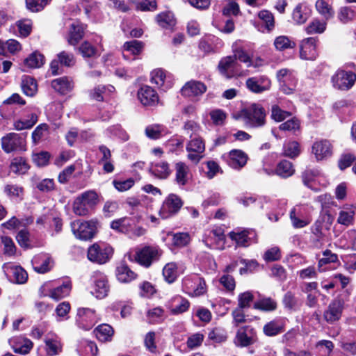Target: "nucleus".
<instances>
[{
	"label": "nucleus",
	"instance_id": "1",
	"mask_svg": "<svg viewBox=\"0 0 356 356\" xmlns=\"http://www.w3.org/2000/svg\"><path fill=\"white\" fill-rule=\"evenodd\" d=\"M99 202L96 191L89 190L77 196L72 204L73 212L80 216L89 214Z\"/></svg>",
	"mask_w": 356,
	"mask_h": 356
},
{
	"label": "nucleus",
	"instance_id": "2",
	"mask_svg": "<svg viewBox=\"0 0 356 356\" xmlns=\"http://www.w3.org/2000/svg\"><path fill=\"white\" fill-rule=\"evenodd\" d=\"M266 115L264 108L258 104H252L241 111L245 124L252 128L263 127L266 123Z\"/></svg>",
	"mask_w": 356,
	"mask_h": 356
},
{
	"label": "nucleus",
	"instance_id": "3",
	"mask_svg": "<svg viewBox=\"0 0 356 356\" xmlns=\"http://www.w3.org/2000/svg\"><path fill=\"white\" fill-rule=\"evenodd\" d=\"M182 291L192 297L204 295L207 291L204 279L200 275L192 273L184 277L181 281Z\"/></svg>",
	"mask_w": 356,
	"mask_h": 356
},
{
	"label": "nucleus",
	"instance_id": "4",
	"mask_svg": "<svg viewBox=\"0 0 356 356\" xmlns=\"http://www.w3.org/2000/svg\"><path fill=\"white\" fill-rule=\"evenodd\" d=\"M90 293L97 299L106 297L110 291L107 276L101 271H94L90 277Z\"/></svg>",
	"mask_w": 356,
	"mask_h": 356
},
{
	"label": "nucleus",
	"instance_id": "5",
	"mask_svg": "<svg viewBox=\"0 0 356 356\" xmlns=\"http://www.w3.org/2000/svg\"><path fill=\"white\" fill-rule=\"evenodd\" d=\"M113 252L111 246L106 243H95L88 250V258L90 261L104 264L109 261Z\"/></svg>",
	"mask_w": 356,
	"mask_h": 356
},
{
	"label": "nucleus",
	"instance_id": "6",
	"mask_svg": "<svg viewBox=\"0 0 356 356\" xmlns=\"http://www.w3.org/2000/svg\"><path fill=\"white\" fill-rule=\"evenodd\" d=\"M99 321V316L93 309L81 307L77 309L75 323L83 330H90Z\"/></svg>",
	"mask_w": 356,
	"mask_h": 356
},
{
	"label": "nucleus",
	"instance_id": "7",
	"mask_svg": "<svg viewBox=\"0 0 356 356\" xmlns=\"http://www.w3.org/2000/svg\"><path fill=\"white\" fill-rule=\"evenodd\" d=\"M257 340L255 328L251 325H244L237 330L234 343L237 347L244 348L255 343Z\"/></svg>",
	"mask_w": 356,
	"mask_h": 356
},
{
	"label": "nucleus",
	"instance_id": "8",
	"mask_svg": "<svg viewBox=\"0 0 356 356\" xmlns=\"http://www.w3.org/2000/svg\"><path fill=\"white\" fill-rule=\"evenodd\" d=\"M289 217L294 228H303L312 222L309 208L304 204L296 205L291 210Z\"/></svg>",
	"mask_w": 356,
	"mask_h": 356
},
{
	"label": "nucleus",
	"instance_id": "9",
	"mask_svg": "<svg viewBox=\"0 0 356 356\" xmlns=\"http://www.w3.org/2000/svg\"><path fill=\"white\" fill-rule=\"evenodd\" d=\"M161 255V250L157 246H145L136 251V261L146 268L157 261Z\"/></svg>",
	"mask_w": 356,
	"mask_h": 356
},
{
	"label": "nucleus",
	"instance_id": "10",
	"mask_svg": "<svg viewBox=\"0 0 356 356\" xmlns=\"http://www.w3.org/2000/svg\"><path fill=\"white\" fill-rule=\"evenodd\" d=\"M71 228L77 238L87 241L93 238L96 230V223L92 220H75L71 223Z\"/></svg>",
	"mask_w": 356,
	"mask_h": 356
},
{
	"label": "nucleus",
	"instance_id": "11",
	"mask_svg": "<svg viewBox=\"0 0 356 356\" xmlns=\"http://www.w3.org/2000/svg\"><path fill=\"white\" fill-rule=\"evenodd\" d=\"M187 158L194 164H197L204 156L205 143L200 136H194L186 144Z\"/></svg>",
	"mask_w": 356,
	"mask_h": 356
},
{
	"label": "nucleus",
	"instance_id": "12",
	"mask_svg": "<svg viewBox=\"0 0 356 356\" xmlns=\"http://www.w3.org/2000/svg\"><path fill=\"white\" fill-rule=\"evenodd\" d=\"M183 205L181 198L175 194H170L164 200L159 216L163 219L168 218L176 214Z\"/></svg>",
	"mask_w": 356,
	"mask_h": 356
},
{
	"label": "nucleus",
	"instance_id": "13",
	"mask_svg": "<svg viewBox=\"0 0 356 356\" xmlns=\"http://www.w3.org/2000/svg\"><path fill=\"white\" fill-rule=\"evenodd\" d=\"M277 77L284 93L289 95L295 91L298 80L293 72L288 69H281L277 72Z\"/></svg>",
	"mask_w": 356,
	"mask_h": 356
},
{
	"label": "nucleus",
	"instance_id": "14",
	"mask_svg": "<svg viewBox=\"0 0 356 356\" xmlns=\"http://www.w3.org/2000/svg\"><path fill=\"white\" fill-rule=\"evenodd\" d=\"M356 81V74L352 72L339 70L332 77L333 86L341 90H347L353 87Z\"/></svg>",
	"mask_w": 356,
	"mask_h": 356
},
{
	"label": "nucleus",
	"instance_id": "15",
	"mask_svg": "<svg viewBox=\"0 0 356 356\" xmlns=\"http://www.w3.org/2000/svg\"><path fill=\"white\" fill-rule=\"evenodd\" d=\"M3 270L8 280L13 283L24 284L28 279L27 273L21 266L13 263L4 264Z\"/></svg>",
	"mask_w": 356,
	"mask_h": 356
},
{
	"label": "nucleus",
	"instance_id": "16",
	"mask_svg": "<svg viewBox=\"0 0 356 356\" xmlns=\"http://www.w3.org/2000/svg\"><path fill=\"white\" fill-rule=\"evenodd\" d=\"M2 149L7 153L25 150V140L22 136L10 133L1 138Z\"/></svg>",
	"mask_w": 356,
	"mask_h": 356
},
{
	"label": "nucleus",
	"instance_id": "17",
	"mask_svg": "<svg viewBox=\"0 0 356 356\" xmlns=\"http://www.w3.org/2000/svg\"><path fill=\"white\" fill-rule=\"evenodd\" d=\"M312 153L317 161H325L332 156L333 146L327 140H316L312 145Z\"/></svg>",
	"mask_w": 356,
	"mask_h": 356
},
{
	"label": "nucleus",
	"instance_id": "18",
	"mask_svg": "<svg viewBox=\"0 0 356 356\" xmlns=\"http://www.w3.org/2000/svg\"><path fill=\"white\" fill-rule=\"evenodd\" d=\"M218 68L220 74L226 78H232L241 74L238 65L232 56L222 58L218 63Z\"/></svg>",
	"mask_w": 356,
	"mask_h": 356
},
{
	"label": "nucleus",
	"instance_id": "19",
	"mask_svg": "<svg viewBox=\"0 0 356 356\" xmlns=\"http://www.w3.org/2000/svg\"><path fill=\"white\" fill-rule=\"evenodd\" d=\"M138 99L145 106H154L158 104L159 101V95L149 86H141L137 92Z\"/></svg>",
	"mask_w": 356,
	"mask_h": 356
},
{
	"label": "nucleus",
	"instance_id": "20",
	"mask_svg": "<svg viewBox=\"0 0 356 356\" xmlns=\"http://www.w3.org/2000/svg\"><path fill=\"white\" fill-rule=\"evenodd\" d=\"M229 235L238 246L246 247L251 243L256 241V233L252 229H235L231 232Z\"/></svg>",
	"mask_w": 356,
	"mask_h": 356
},
{
	"label": "nucleus",
	"instance_id": "21",
	"mask_svg": "<svg viewBox=\"0 0 356 356\" xmlns=\"http://www.w3.org/2000/svg\"><path fill=\"white\" fill-rule=\"evenodd\" d=\"M140 217H124L114 220L111 223V227L120 233L129 234L131 229L140 221Z\"/></svg>",
	"mask_w": 356,
	"mask_h": 356
},
{
	"label": "nucleus",
	"instance_id": "22",
	"mask_svg": "<svg viewBox=\"0 0 356 356\" xmlns=\"http://www.w3.org/2000/svg\"><path fill=\"white\" fill-rule=\"evenodd\" d=\"M300 56L302 59L314 60L318 56L316 51V40L309 38L302 41L300 44Z\"/></svg>",
	"mask_w": 356,
	"mask_h": 356
},
{
	"label": "nucleus",
	"instance_id": "23",
	"mask_svg": "<svg viewBox=\"0 0 356 356\" xmlns=\"http://www.w3.org/2000/svg\"><path fill=\"white\" fill-rule=\"evenodd\" d=\"M343 309V302L340 300H334L330 303L327 309L324 312L323 317L327 323H332L339 320Z\"/></svg>",
	"mask_w": 356,
	"mask_h": 356
},
{
	"label": "nucleus",
	"instance_id": "24",
	"mask_svg": "<svg viewBox=\"0 0 356 356\" xmlns=\"http://www.w3.org/2000/svg\"><path fill=\"white\" fill-rule=\"evenodd\" d=\"M227 162L233 169L240 170L244 167L248 161V155L240 149H232L227 156Z\"/></svg>",
	"mask_w": 356,
	"mask_h": 356
},
{
	"label": "nucleus",
	"instance_id": "25",
	"mask_svg": "<svg viewBox=\"0 0 356 356\" xmlns=\"http://www.w3.org/2000/svg\"><path fill=\"white\" fill-rule=\"evenodd\" d=\"M31 263L34 270L39 273H44L49 271L53 266L51 258L44 253L35 255Z\"/></svg>",
	"mask_w": 356,
	"mask_h": 356
},
{
	"label": "nucleus",
	"instance_id": "26",
	"mask_svg": "<svg viewBox=\"0 0 356 356\" xmlns=\"http://www.w3.org/2000/svg\"><path fill=\"white\" fill-rule=\"evenodd\" d=\"M207 90V86L199 81H190L185 83L181 90L185 97H195L202 95Z\"/></svg>",
	"mask_w": 356,
	"mask_h": 356
},
{
	"label": "nucleus",
	"instance_id": "27",
	"mask_svg": "<svg viewBox=\"0 0 356 356\" xmlns=\"http://www.w3.org/2000/svg\"><path fill=\"white\" fill-rule=\"evenodd\" d=\"M312 9L305 3H298L293 10L292 19L296 24H303L309 18Z\"/></svg>",
	"mask_w": 356,
	"mask_h": 356
},
{
	"label": "nucleus",
	"instance_id": "28",
	"mask_svg": "<svg viewBox=\"0 0 356 356\" xmlns=\"http://www.w3.org/2000/svg\"><path fill=\"white\" fill-rule=\"evenodd\" d=\"M10 344L17 353L27 354L33 348V342L24 337H15L10 339Z\"/></svg>",
	"mask_w": 356,
	"mask_h": 356
},
{
	"label": "nucleus",
	"instance_id": "29",
	"mask_svg": "<svg viewBox=\"0 0 356 356\" xmlns=\"http://www.w3.org/2000/svg\"><path fill=\"white\" fill-rule=\"evenodd\" d=\"M184 268L181 265L175 262H170L165 265L163 268V275L166 282L173 283L178 276L183 273Z\"/></svg>",
	"mask_w": 356,
	"mask_h": 356
},
{
	"label": "nucleus",
	"instance_id": "30",
	"mask_svg": "<svg viewBox=\"0 0 356 356\" xmlns=\"http://www.w3.org/2000/svg\"><path fill=\"white\" fill-rule=\"evenodd\" d=\"M85 26L79 22H74L70 26L67 35V42L71 45H76L84 35Z\"/></svg>",
	"mask_w": 356,
	"mask_h": 356
},
{
	"label": "nucleus",
	"instance_id": "31",
	"mask_svg": "<svg viewBox=\"0 0 356 356\" xmlns=\"http://www.w3.org/2000/svg\"><path fill=\"white\" fill-rule=\"evenodd\" d=\"M246 85L252 92L259 93L270 88V81L266 77H253L247 80Z\"/></svg>",
	"mask_w": 356,
	"mask_h": 356
},
{
	"label": "nucleus",
	"instance_id": "32",
	"mask_svg": "<svg viewBox=\"0 0 356 356\" xmlns=\"http://www.w3.org/2000/svg\"><path fill=\"white\" fill-rule=\"evenodd\" d=\"M225 236L224 231L220 227L213 229L205 239L207 245L215 248H222L225 244Z\"/></svg>",
	"mask_w": 356,
	"mask_h": 356
},
{
	"label": "nucleus",
	"instance_id": "33",
	"mask_svg": "<svg viewBox=\"0 0 356 356\" xmlns=\"http://www.w3.org/2000/svg\"><path fill=\"white\" fill-rule=\"evenodd\" d=\"M51 85L56 92L63 95L70 92L74 88L73 80L68 76L54 79Z\"/></svg>",
	"mask_w": 356,
	"mask_h": 356
},
{
	"label": "nucleus",
	"instance_id": "34",
	"mask_svg": "<svg viewBox=\"0 0 356 356\" xmlns=\"http://www.w3.org/2000/svg\"><path fill=\"white\" fill-rule=\"evenodd\" d=\"M190 306L188 300L180 296L173 297L169 302V308L172 314H179L186 312Z\"/></svg>",
	"mask_w": 356,
	"mask_h": 356
},
{
	"label": "nucleus",
	"instance_id": "35",
	"mask_svg": "<svg viewBox=\"0 0 356 356\" xmlns=\"http://www.w3.org/2000/svg\"><path fill=\"white\" fill-rule=\"evenodd\" d=\"M355 214V207L353 205H344L339 213L337 222L345 226L351 225Z\"/></svg>",
	"mask_w": 356,
	"mask_h": 356
},
{
	"label": "nucleus",
	"instance_id": "36",
	"mask_svg": "<svg viewBox=\"0 0 356 356\" xmlns=\"http://www.w3.org/2000/svg\"><path fill=\"white\" fill-rule=\"evenodd\" d=\"M284 331V322L281 318H275L264 325L263 332L268 337H274Z\"/></svg>",
	"mask_w": 356,
	"mask_h": 356
},
{
	"label": "nucleus",
	"instance_id": "37",
	"mask_svg": "<svg viewBox=\"0 0 356 356\" xmlns=\"http://www.w3.org/2000/svg\"><path fill=\"white\" fill-rule=\"evenodd\" d=\"M145 136L152 140L159 139L168 134V129L163 124H153L146 127Z\"/></svg>",
	"mask_w": 356,
	"mask_h": 356
},
{
	"label": "nucleus",
	"instance_id": "38",
	"mask_svg": "<svg viewBox=\"0 0 356 356\" xmlns=\"http://www.w3.org/2000/svg\"><path fill=\"white\" fill-rule=\"evenodd\" d=\"M72 289L71 281L69 280H65L60 286H56L50 291L49 296L56 300H60L67 296Z\"/></svg>",
	"mask_w": 356,
	"mask_h": 356
},
{
	"label": "nucleus",
	"instance_id": "39",
	"mask_svg": "<svg viewBox=\"0 0 356 356\" xmlns=\"http://www.w3.org/2000/svg\"><path fill=\"white\" fill-rule=\"evenodd\" d=\"M115 275L118 280L123 283L129 282L136 277V274L125 264H120L117 266Z\"/></svg>",
	"mask_w": 356,
	"mask_h": 356
},
{
	"label": "nucleus",
	"instance_id": "40",
	"mask_svg": "<svg viewBox=\"0 0 356 356\" xmlns=\"http://www.w3.org/2000/svg\"><path fill=\"white\" fill-rule=\"evenodd\" d=\"M175 181L181 186H184L189 178V168L184 162H178L175 164Z\"/></svg>",
	"mask_w": 356,
	"mask_h": 356
},
{
	"label": "nucleus",
	"instance_id": "41",
	"mask_svg": "<svg viewBox=\"0 0 356 356\" xmlns=\"http://www.w3.org/2000/svg\"><path fill=\"white\" fill-rule=\"evenodd\" d=\"M115 91V88L111 86H98L89 91V96L92 99L102 102L104 99V95H110Z\"/></svg>",
	"mask_w": 356,
	"mask_h": 356
},
{
	"label": "nucleus",
	"instance_id": "42",
	"mask_svg": "<svg viewBox=\"0 0 356 356\" xmlns=\"http://www.w3.org/2000/svg\"><path fill=\"white\" fill-rule=\"evenodd\" d=\"M97 339L102 342L111 341L114 334L113 327L108 324H102L94 330Z\"/></svg>",
	"mask_w": 356,
	"mask_h": 356
},
{
	"label": "nucleus",
	"instance_id": "43",
	"mask_svg": "<svg viewBox=\"0 0 356 356\" xmlns=\"http://www.w3.org/2000/svg\"><path fill=\"white\" fill-rule=\"evenodd\" d=\"M21 87L23 92L29 97H33L38 90V85L35 80L27 75L22 76Z\"/></svg>",
	"mask_w": 356,
	"mask_h": 356
},
{
	"label": "nucleus",
	"instance_id": "44",
	"mask_svg": "<svg viewBox=\"0 0 356 356\" xmlns=\"http://www.w3.org/2000/svg\"><path fill=\"white\" fill-rule=\"evenodd\" d=\"M295 172L291 162L287 160H282L279 162L275 168V173L282 178H288L292 176Z\"/></svg>",
	"mask_w": 356,
	"mask_h": 356
},
{
	"label": "nucleus",
	"instance_id": "45",
	"mask_svg": "<svg viewBox=\"0 0 356 356\" xmlns=\"http://www.w3.org/2000/svg\"><path fill=\"white\" fill-rule=\"evenodd\" d=\"M150 172L154 176L159 179H165L170 173L168 163L164 161L152 164Z\"/></svg>",
	"mask_w": 356,
	"mask_h": 356
},
{
	"label": "nucleus",
	"instance_id": "46",
	"mask_svg": "<svg viewBox=\"0 0 356 356\" xmlns=\"http://www.w3.org/2000/svg\"><path fill=\"white\" fill-rule=\"evenodd\" d=\"M44 64V56L40 53L33 52L24 61L23 70L40 67Z\"/></svg>",
	"mask_w": 356,
	"mask_h": 356
},
{
	"label": "nucleus",
	"instance_id": "47",
	"mask_svg": "<svg viewBox=\"0 0 356 356\" xmlns=\"http://www.w3.org/2000/svg\"><path fill=\"white\" fill-rule=\"evenodd\" d=\"M45 346V350L49 356L58 355L62 351V344L58 337L46 338Z\"/></svg>",
	"mask_w": 356,
	"mask_h": 356
},
{
	"label": "nucleus",
	"instance_id": "48",
	"mask_svg": "<svg viewBox=\"0 0 356 356\" xmlns=\"http://www.w3.org/2000/svg\"><path fill=\"white\" fill-rule=\"evenodd\" d=\"M273 45L277 51H284L296 47V42L286 35H280L275 38Z\"/></svg>",
	"mask_w": 356,
	"mask_h": 356
},
{
	"label": "nucleus",
	"instance_id": "49",
	"mask_svg": "<svg viewBox=\"0 0 356 356\" xmlns=\"http://www.w3.org/2000/svg\"><path fill=\"white\" fill-rule=\"evenodd\" d=\"M78 351L81 356H96L98 348L95 342L83 340L80 343Z\"/></svg>",
	"mask_w": 356,
	"mask_h": 356
},
{
	"label": "nucleus",
	"instance_id": "50",
	"mask_svg": "<svg viewBox=\"0 0 356 356\" xmlns=\"http://www.w3.org/2000/svg\"><path fill=\"white\" fill-rule=\"evenodd\" d=\"M337 18L343 24H348L356 18V11L350 6L341 7L337 12Z\"/></svg>",
	"mask_w": 356,
	"mask_h": 356
},
{
	"label": "nucleus",
	"instance_id": "51",
	"mask_svg": "<svg viewBox=\"0 0 356 356\" xmlns=\"http://www.w3.org/2000/svg\"><path fill=\"white\" fill-rule=\"evenodd\" d=\"M158 24L164 29H171L175 25V19L171 12L161 13L156 17Z\"/></svg>",
	"mask_w": 356,
	"mask_h": 356
},
{
	"label": "nucleus",
	"instance_id": "52",
	"mask_svg": "<svg viewBox=\"0 0 356 356\" xmlns=\"http://www.w3.org/2000/svg\"><path fill=\"white\" fill-rule=\"evenodd\" d=\"M151 82L158 87H163L167 83L166 88L170 87L171 84L168 81L166 72L162 69H156L151 72Z\"/></svg>",
	"mask_w": 356,
	"mask_h": 356
},
{
	"label": "nucleus",
	"instance_id": "53",
	"mask_svg": "<svg viewBox=\"0 0 356 356\" xmlns=\"http://www.w3.org/2000/svg\"><path fill=\"white\" fill-rule=\"evenodd\" d=\"M10 168L15 174L23 175L28 171L29 165L25 159L16 157L13 159Z\"/></svg>",
	"mask_w": 356,
	"mask_h": 356
},
{
	"label": "nucleus",
	"instance_id": "54",
	"mask_svg": "<svg viewBox=\"0 0 356 356\" xmlns=\"http://www.w3.org/2000/svg\"><path fill=\"white\" fill-rule=\"evenodd\" d=\"M316 10L323 17L328 20L333 17L334 10L332 6L325 0H317L316 2Z\"/></svg>",
	"mask_w": 356,
	"mask_h": 356
},
{
	"label": "nucleus",
	"instance_id": "55",
	"mask_svg": "<svg viewBox=\"0 0 356 356\" xmlns=\"http://www.w3.org/2000/svg\"><path fill=\"white\" fill-rule=\"evenodd\" d=\"M235 58V61L236 60H240L244 63L247 64L248 67L254 66L257 67L262 65L263 60L261 58H258L256 60V63L254 64L249 55L243 49H238L234 51V56H232Z\"/></svg>",
	"mask_w": 356,
	"mask_h": 356
},
{
	"label": "nucleus",
	"instance_id": "56",
	"mask_svg": "<svg viewBox=\"0 0 356 356\" xmlns=\"http://www.w3.org/2000/svg\"><path fill=\"white\" fill-rule=\"evenodd\" d=\"M254 308L266 312L274 311L277 308V302L271 298H264L254 304Z\"/></svg>",
	"mask_w": 356,
	"mask_h": 356
},
{
	"label": "nucleus",
	"instance_id": "57",
	"mask_svg": "<svg viewBox=\"0 0 356 356\" xmlns=\"http://www.w3.org/2000/svg\"><path fill=\"white\" fill-rule=\"evenodd\" d=\"M326 24L325 22L314 19L305 27V31L307 34L322 33L326 29Z\"/></svg>",
	"mask_w": 356,
	"mask_h": 356
},
{
	"label": "nucleus",
	"instance_id": "58",
	"mask_svg": "<svg viewBox=\"0 0 356 356\" xmlns=\"http://www.w3.org/2000/svg\"><path fill=\"white\" fill-rule=\"evenodd\" d=\"M38 121V116L35 113H31L28 118L26 120H19L16 121L14 124L15 127L17 130H23L31 129L33 125L36 124Z\"/></svg>",
	"mask_w": 356,
	"mask_h": 356
},
{
	"label": "nucleus",
	"instance_id": "59",
	"mask_svg": "<svg viewBox=\"0 0 356 356\" xmlns=\"http://www.w3.org/2000/svg\"><path fill=\"white\" fill-rule=\"evenodd\" d=\"M299 144L296 141H289L284 145L283 154L285 156L295 158L300 154Z\"/></svg>",
	"mask_w": 356,
	"mask_h": 356
},
{
	"label": "nucleus",
	"instance_id": "60",
	"mask_svg": "<svg viewBox=\"0 0 356 356\" xmlns=\"http://www.w3.org/2000/svg\"><path fill=\"white\" fill-rule=\"evenodd\" d=\"M259 18L264 24L266 29L270 31L275 27V19L273 15L268 10H263L258 13Z\"/></svg>",
	"mask_w": 356,
	"mask_h": 356
},
{
	"label": "nucleus",
	"instance_id": "61",
	"mask_svg": "<svg viewBox=\"0 0 356 356\" xmlns=\"http://www.w3.org/2000/svg\"><path fill=\"white\" fill-rule=\"evenodd\" d=\"M3 191L10 198H21L24 194V189L17 184H7L4 186Z\"/></svg>",
	"mask_w": 356,
	"mask_h": 356
},
{
	"label": "nucleus",
	"instance_id": "62",
	"mask_svg": "<svg viewBox=\"0 0 356 356\" xmlns=\"http://www.w3.org/2000/svg\"><path fill=\"white\" fill-rule=\"evenodd\" d=\"M285 308L289 310H296L298 307V300L294 293L291 291L286 292L282 300Z\"/></svg>",
	"mask_w": 356,
	"mask_h": 356
},
{
	"label": "nucleus",
	"instance_id": "63",
	"mask_svg": "<svg viewBox=\"0 0 356 356\" xmlns=\"http://www.w3.org/2000/svg\"><path fill=\"white\" fill-rule=\"evenodd\" d=\"M57 59L60 61V65L72 67L75 64V58L72 53L63 51L58 54Z\"/></svg>",
	"mask_w": 356,
	"mask_h": 356
},
{
	"label": "nucleus",
	"instance_id": "64",
	"mask_svg": "<svg viewBox=\"0 0 356 356\" xmlns=\"http://www.w3.org/2000/svg\"><path fill=\"white\" fill-rule=\"evenodd\" d=\"M208 338L215 343H220L227 339V334L225 330L215 327L209 332Z\"/></svg>",
	"mask_w": 356,
	"mask_h": 356
}]
</instances>
